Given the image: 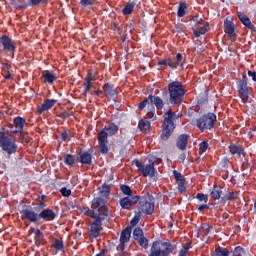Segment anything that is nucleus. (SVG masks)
<instances>
[{
  "mask_svg": "<svg viewBox=\"0 0 256 256\" xmlns=\"http://www.w3.org/2000/svg\"><path fill=\"white\" fill-rule=\"evenodd\" d=\"M84 215L95 219L91 224L90 233L97 238L103 230V221L108 217L107 202L103 198H94L91 203V209L84 208Z\"/></svg>",
  "mask_w": 256,
  "mask_h": 256,
  "instance_id": "nucleus-1",
  "label": "nucleus"
},
{
  "mask_svg": "<svg viewBox=\"0 0 256 256\" xmlns=\"http://www.w3.org/2000/svg\"><path fill=\"white\" fill-rule=\"evenodd\" d=\"M118 131L119 126L112 123L98 133L97 139L100 153H102L103 155H107V153H109V140L107 138L109 136L113 137V135H117Z\"/></svg>",
  "mask_w": 256,
  "mask_h": 256,
  "instance_id": "nucleus-2",
  "label": "nucleus"
},
{
  "mask_svg": "<svg viewBox=\"0 0 256 256\" xmlns=\"http://www.w3.org/2000/svg\"><path fill=\"white\" fill-rule=\"evenodd\" d=\"M11 133L7 129V127H2L0 129V145L2 151H5L8 155H13L17 153V143L15 139L11 138Z\"/></svg>",
  "mask_w": 256,
  "mask_h": 256,
  "instance_id": "nucleus-3",
  "label": "nucleus"
},
{
  "mask_svg": "<svg viewBox=\"0 0 256 256\" xmlns=\"http://www.w3.org/2000/svg\"><path fill=\"white\" fill-rule=\"evenodd\" d=\"M175 246L170 241L157 240L152 243L148 256H170Z\"/></svg>",
  "mask_w": 256,
  "mask_h": 256,
  "instance_id": "nucleus-4",
  "label": "nucleus"
},
{
  "mask_svg": "<svg viewBox=\"0 0 256 256\" xmlns=\"http://www.w3.org/2000/svg\"><path fill=\"white\" fill-rule=\"evenodd\" d=\"M168 91L170 95V103L172 105H181L183 97H185V86L179 81H174L168 84Z\"/></svg>",
  "mask_w": 256,
  "mask_h": 256,
  "instance_id": "nucleus-5",
  "label": "nucleus"
},
{
  "mask_svg": "<svg viewBox=\"0 0 256 256\" xmlns=\"http://www.w3.org/2000/svg\"><path fill=\"white\" fill-rule=\"evenodd\" d=\"M155 211V202L153 201V196L146 194L144 195L138 203V213L141 215H153Z\"/></svg>",
  "mask_w": 256,
  "mask_h": 256,
  "instance_id": "nucleus-6",
  "label": "nucleus"
},
{
  "mask_svg": "<svg viewBox=\"0 0 256 256\" xmlns=\"http://www.w3.org/2000/svg\"><path fill=\"white\" fill-rule=\"evenodd\" d=\"M216 121H217V116L214 113H208L206 115H203L196 121V127H198L200 131L213 129V127H215Z\"/></svg>",
  "mask_w": 256,
  "mask_h": 256,
  "instance_id": "nucleus-7",
  "label": "nucleus"
},
{
  "mask_svg": "<svg viewBox=\"0 0 256 256\" xmlns=\"http://www.w3.org/2000/svg\"><path fill=\"white\" fill-rule=\"evenodd\" d=\"M134 164L138 169V173H141L143 177H153L157 170L155 169V164L153 162H149V164L144 165L139 160H134Z\"/></svg>",
  "mask_w": 256,
  "mask_h": 256,
  "instance_id": "nucleus-8",
  "label": "nucleus"
},
{
  "mask_svg": "<svg viewBox=\"0 0 256 256\" xmlns=\"http://www.w3.org/2000/svg\"><path fill=\"white\" fill-rule=\"evenodd\" d=\"M183 63H185V59L181 53H178L176 58H167L161 60L158 65H164L165 67H171V69H177V67H183Z\"/></svg>",
  "mask_w": 256,
  "mask_h": 256,
  "instance_id": "nucleus-9",
  "label": "nucleus"
},
{
  "mask_svg": "<svg viewBox=\"0 0 256 256\" xmlns=\"http://www.w3.org/2000/svg\"><path fill=\"white\" fill-rule=\"evenodd\" d=\"M0 47L4 53H9V55H15V41H13L9 36L3 35L0 37Z\"/></svg>",
  "mask_w": 256,
  "mask_h": 256,
  "instance_id": "nucleus-10",
  "label": "nucleus"
},
{
  "mask_svg": "<svg viewBox=\"0 0 256 256\" xmlns=\"http://www.w3.org/2000/svg\"><path fill=\"white\" fill-rule=\"evenodd\" d=\"M25 125H27V120L21 116H17L14 118L13 124H8L7 127L9 129H13V127H15V130H11L9 133L12 135H17V133H21V131H23V127H25Z\"/></svg>",
  "mask_w": 256,
  "mask_h": 256,
  "instance_id": "nucleus-11",
  "label": "nucleus"
},
{
  "mask_svg": "<svg viewBox=\"0 0 256 256\" xmlns=\"http://www.w3.org/2000/svg\"><path fill=\"white\" fill-rule=\"evenodd\" d=\"M131 241V227H126L120 234V244L117 246V251L123 253L125 251V243Z\"/></svg>",
  "mask_w": 256,
  "mask_h": 256,
  "instance_id": "nucleus-12",
  "label": "nucleus"
},
{
  "mask_svg": "<svg viewBox=\"0 0 256 256\" xmlns=\"http://www.w3.org/2000/svg\"><path fill=\"white\" fill-rule=\"evenodd\" d=\"M133 238L135 239V241H137L140 247H143V249H147V247H149V240L145 238V235L143 234V230L141 228L134 229Z\"/></svg>",
  "mask_w": 256,
  "mask_h": 256,
  "instance_id": "nucleus-13",
  "label": "nucleus"
},
{
  "mask_svg": "<svg viewBox=\"0 0 256 256\" xmlns=\"http://www.w3.org/2000/svg\"><path fill=\"white\" fill-rule=\"evenodd\" d=\"M139 200V196H128L120 199L119 203L122 209H130L133 205H137Z\"/></svg>",
  "mask_w": 256,
  "mask_h": 256,
  "instance_id": "nucleus-14",
  "label": "nucleus"
},
{
  "mask_svg": "<svg viewBox=\"0 0 256 256\" xmlns=\"http://www.w3.org/2000/svg\"><path fill=\"white\" fill-rule=\"evenodd\" d=\"M21 219L30 221L31 223H37L39 221V214L30 209H23L21 212Z\"/></svg>",
  "mask_w": 256,
  "mask_h": 256,
  "instance_id": "nucleus-15",
  "label": "nucleus"
},
{
  "mask_svg": "<svg viewBox=\"0 0 256 256\" xmlns=\"http://www.w3.org/2000/svg\"><path fill=\"white\" fill-rule=\"evenodd\" d=\"M239 97L243 101V103H247L249 101V89L247 88V82L240 80L239 84Z\"/></svg>",
  "mask_w": 256,
  "mask_h": 256,
  "instance_id": "nucleus-16",
  "label": "nucleus"
},
{
  "mask_svg": "<svg viewBox=\"0 0 256 256\" xmlns=\"http://www.w3.org/2000/svg\"><path fill=\"white\" fill-rule=\"evenodd\" d=\"M177 119V114L175 112H171L169 110L164 114V123L163 125H166L167 127H170V129H175V123H173Z\"/></svg>",
  "mask_w": 256,
  "mask_h": 256,
  "instance_id": "nucleus-17",
  "label": "nucleus"
},
{
  "mask_svg": "<svg viewBox=\"0 0 256 256\" xmlns=\"http://www.w3.org/2000/svg\"><path fill=\"white\" fill-rule=\"evenodd\" d=\"M57 104V100L55 99H46L43 104L38 108L39 115L45 113V111H49V109H53Z\"/></svg>",
  "mask_w": 256,
  "mask_h": 256,
  "instance_id": "nucleus-18",
  "label": "nucleus"
},
{
  "mask_svg": "<svg viewBox=\"0 0 256 256\" xmlns=\"http://www.w3.org/2000/svg\"><path fill=\"white\" fill-rule=\"evenodd\" d=\"M189 143V135L182 134L178 136L176 140V146L180 149V151H185L187 149V145Z\"/></svg>",
  "mask_w": 256,
  "mask_h": 256,
  "instance_id": "nucleus-19",
  "label": "nucleus"
},
{
  "mask_svg": "<svg viewBox=\"0 0 256 256\" xmlns=\"http://www.w3.org/2000/svg\"><path fill=\"white\" fill-rule=\"evenodd\" d=\"M224 31L226 35H229L232 38L237 37V34H235V24L231 20L226 19L224 21Z\"/></svg>",
  "mask_w": 256,
  "mask_h": 256,
  "instance_id": "nucleus-20",
  "label": "nucleus"
},
{
  "mask_svg": "<svg viewBox=\"0 0 256 256\" xmlns=\"http://www.w3.org/2000/svg\"><path fill=\"white\" fill-rule=\"evenodd\" d=\"M38 217L44 221H54L57 214L51 209H45L38 214Z\"/></svg>",
  "mask_w": 256,
  "mask_h": 256,
  "instance_id": "nucleus-21",
  "label": "nucleus"
},
{
  "mask_svg": "<svg viewBox=\"0 0 256 256\" xmlns=\"http://www.w3.org/2000/svg\"><path fill=\"white\" fill-rule=\"evenodd\" d=\"M93 156L89 152H80L77 161L82 165H91Z\"/></svg>",
  "mask_w": 256,
  "mask_h": 256,
  "instance_id": "nucleus-22",
  "label": "nucleus"
},
{
  "mask_svg": "<svg viewBox=\"0 0 256 256\" xmlns=\"http://www.w3.org/2000/svg\"><path fill=\"white\" fill-rule=\"evenodd\" d=\"M42 79H44V83L53 85L57 81V76H55L54 73L49 70H44L42 71Z\"/></svg>",
  "mask_w": 256,
  "mask_h": 256,
  "instance_id": "nucleus-23",
  "label": "nucleus"
},
{
  "mask_svg": "<svg viewBox=\"0 0 256 256\" xmlns=\"http://www.w3.org/2000/svg\"><path fill=\"white\" fill-rule=\"evenodd\" d=\"M93 81H95V79L93 78V74L88 73L83 83V95H87V93L91 91V87H93Z\"/></svg>",
  "mask_w": 256,
  "mask_h": 256,
  "instance_id": "nucleus-24",
  "label": "nucleus"
},
{
  "mask_svg": "<svg viewBox=\"0 0 256 256\" xmlns=\"http://www.w3.org/2000/svg\"><path fill=\"white\" fill-rule=\"evenodd\" d=\"M238 15V19L241 21L242 24L245 25V27H247V29H255V26L253 25V23H251V19H249V16L245 15V13L243 12H237Z\"/></svg>",
  "mask_w": 256,
  "mask_h": 256,
  "instance_id": "nucleus-25",
  "label": "nucleus"
},
{
  "mask_svg": "<svg viewBox=\"0 0 256 256\" xmlns=\"http://www.w3.org/2000/svg\"><path fill=\"white\" fill-rule=\"evenodd\" d=\"M148 99L150 100V103L153 105H155V107L158 109V110H161L163 109L164 107V103H163V99H161V97L159 96H153L152 94H150L148 96Z\"/></svg>",
  "mask_w": 256,
  "mask_h": 256,
  "instance_id": "nucleus-26",
  "label": "nucleus"
},
{
  "mask_svg": "<svg viewBox=\"0 0 256 256\" xmlns=\"http://www.w3.org/2000/svg\"><path fill=\"white\" fill-rule=\"evenodd\" d=\"M175 128H171L169 126H166L163 124L162 126V134H161V139H163V141H167V139H169V137H171V133Z\"/></svg>",
  "mask_w": 256,
  "mask_h": 256,
  "instance_id": "nucleus-27",
  "label": "nucleus"
},
{
  "mask_svg": "<svg viewBox=\"0 0 256 256\" xmlns=\"http://www.w3.org/2000/svg\"><path fill=\"white\" fill-rule=\"evenodd\" d=\"M135 5H137V3L131 1L126 3L122 9L123 15H131V13H133V9H135Z\"/></svg>",
  "mask_w": 256,
  "mask_h": 256,
  "instance_id": "nucleus-28",
  "label": "nucleus"
},
{
  "mask_svg": "<svg viewBox=\"0 0 256 256\" xmlns=\"http://www.w3.org/2000/svg\"><path fill=\"white\" fill-rule=\"evenodd\" d=\"M103 93L106 97H113L115 95V87L111 84H105L103 86Z\"/></svg>",
  "mask_w": 256,
  "mask_h": 256,
  "instance_id": "nucleus-29",
  "label": "nucleus"
},
{
  "mask_svg": "<svg viewBox=\"0 0 256 256\" xmlns=\"http://www.w3.org/2000/svg\"><path fill=\"white\" fill-rule=\"evenodd\" d=\"M207 31H209V24H205L202 27H198V28L194 29L193 33H194L195 37H201V35H205Z\"/></svg>",
  "mask_w": 256,
  "mask_h": 256,
  "instance_id": "nucleus-30",
  "label": "nucleus"
},
{
  "mask_svg": "<svg viewBox=\"0 0 256 256\" xmlns=\"http://www.w3.org/2000/svg\"><path fill=\"white\" fill-rule=\"evenodd\" d=\"M138 127H139L140 131H142L143 133H147V131H149V129H151V122H149L147 120H140L138 123Z\"/></svg>",
  "mask_w": 256,
  "mask_h": 256,
  "instance_id": "nucleus-31",
  "label": "nucleus"
},
{
  "mask_svg": "<svg viewBox=\"0 0 256 256\" xmlns=\"http://www.w3.org/2000/svg\"><path fill=\"white\" fill-rule=\"evenodd\" d=\"M223 193V188L219 186H214L212 192H211V197L217 201L218 199H221V194Z\"/></svg>",
  "mask_w": 256,
  "mask_h": 256,
  "instance_id": "nucleus-32",
  "label": "nucleus"
},
{
  "mask_svg": "<svg viewBox=\"0 0 256 256\" xmlns=\"http://www.w3.org/2000/svg\"><path fill=\"white\" fill-rule=\"evenodd\" d=\"M187 4L185 2H181L178 6L177 15L178 17H185L187 15Z\"/></svg>",
  "mask_w": 256,
  "mask_h": 256,
  "instance_id": "nucleus-33",
  "label": "nucleus"
},
{
  "mask_svg": "<svg viewBox=\"0 0 256 256\" xmlns=\"http://www.w3.org/2000/svg\"><path fill=\"white\" fill-rule=\"evenodd\" d=\"M229 151L231 155L241 156L243 154V149L241 148V146H237L235 144L229 146Z\"/></svg>",
  "mask_w": 256,
  "mask_h": 256,
  "instance_id": "nucleus-34",
  "label": "nucleus"
},
{
  "mask_svg": "<svg viewBox=\"0 0 256 256\" xmlns=\"http://www.w3.org/2000/svg\"><path fill=\"white\" fill-rule=\"evenodd\" d=\"M239 198V192H228L226 196L222 197V201H235Z\"/></svg>",
  "mask_w": 256,
  "mask_h": 256,
  "instance_id": "nucleus-35",
  "label": "nucleus"
},
{
  "mask_svg": "<svg viewBox=\"0 0 256 256\" xmlns=\"http://www.w3.org/2000/svg\"><path fill=\"white\" fill-rule=\"evenodd\" d=\"M230 255V252L227 248L218 246L215 249V256H228Z\"/></svg>",
  "mask_w": 256,
  "mask_h": 256,
  "instance_id": "nucleus-36",
  "label": "nucleus"
},
{
  "mask_svg": "<svg viewBox=\"0 0 256 256\" xmlns=\"http://www.w3.org/2000/svg\"><path fill=\"white\" fill-rule=\"evenodd\" d=\"M146 117L147 119H151V121H155V119H157V115H155V106H153V104H150Z\"/></svg>",
  "mask_w": 256,
  "mask_h": 256,
  "instance_id": "nucleus-37",
  "label": "nucleus"
},
{
  "mask_svg": "<svg viewBox=\"0 0 256 256\" xmlns=\"http://www.w3.org/2000/svg\"><path fill=\"white\" fill-rule=\"evenodd\" d=\"M19 133V139L21 143H31V137H29V134L25 131L18 132Z\"/></svg>",
  "mask_w": 256,
  "mask_h": 256,
  "instance_id": "nucleus-38",
  "label": "nucleus"
},
{
  "mask_svg": "<svg viewBox=\"0 0 256 256\" xmlns=\"http://www.w3.org/2000/svg\"><path fill=\"white\" fill-rule=\"evenodd\" d=\"M2 75L4 79H7L8 81L13 79V73L9 71V66L6 65L2 68Z\"/></svg>",
  "mask_w": 256,
  "mask_h": 256,
  "instance_id": "nucleus-39",
  "label": "nucleus"
},
{
  "mask_svg": "<svg viewBox=\"0 0 256 256\" xmlns=\"http://www.w3.org/2000/svg\"><path fill=\"white\" fill-rule=\"evenodd\" d=\"M47 199V196L42 195L37 198L36 205L39 207V209H45L47 207V204H45V201Z\"/></svg>",
  "mask_w": 256,
  "mask_h": 256,
  "instance_id": "nucleus-40",
  "label": "nucleus"
},
{
  "mask_svg": "<svg viewBox=\"0 0 256 256\" xmlns=\"http://www.w3.org/2000/svg\"><path fill=\"white\" fill-rule=\"evenodd\" d=\"M151 105H152L151 101L149 100V98H147L139 103L138 109H139V111H143L146 107H148V109H150Z\"/></svg>",
  "mask_w": 256,
  "mask_h": 256,
  "instance_id": "nucleus-41",
  "label": "nucleus"
},
{
  "mask_svg": "<svg viewBox=\"0 0 256 256\" xmlns=\"http://www.w3.org/2000/svg\"><path fill=\"white\" fill-rule=\"evenodd\" d=\"M52 246L57 251H63V249H65V245L63 244V240H59V239L54 240Z\"/></svg>",
  "mask_w": 256,
  "mask_h": 256,
  "instance_id": "nucleus-42",
  "label": "nucleus"
},
{
  "mask_svg": "<svg viewBox=\"0 0 256 256\" xmlns=\"http://www.w3.org/2000/svg\"><path fill=\"white\" fill-rule=\"evenodd\" d=\"M120 190L124 195H127L128 197H131V195H133V190H131V187L127 185H121Z\"/></svg>",
  "mask_w": 256,
  "mask_h": 256,
  "instance_id": "nucleus-43",
  "label": "nucleus"
},
{
  "mask_svg": "<svg viewBox=\"0 0 256 256\" xmlns=\"http://www.w3.org/2000/svg\"><path fill=\"white\" fill-rule=\"evenodd\" d=\"M49 3V0H30L28 5L34 7L37 5H47Z\"/></svg>",
  "mask_w": 256,
  "mask_h": 256,
  "instance_id": "nucleus-44",
  "label": "nucleus"
},
{
  "mask_svg": "<svg viewBox=\"0 0 256 256\" xmlns=\"http://www.w3.org/2000/svg\"><path fill=\"white\" fill-rule=\"evenodd\" d=\"M100 193L104 196V197H109V193H111V186L104 184L100 190Z\"/></svg>",
  "mask_w": 256,
  "mask_h": 256,
  "instance_id": "nucleus-45",
  "label": "nucleus"
},
{
  "mask_svg": "<svg viewBox=\"0 0 256 256\" xmlns=\"http://www.w3.org/2000/svg\"><path fill=\"white\" fill-rule=\"evenodd\" d=\"M173 175L174 178L176 179V183H182L183 181H185V177H183V175L178 171L174 170Z\"/></svg>",
  "mask_w": 256,
  "mask_h": 256,
  "instance_id": "nucleus-46",
  "label": "nucleus"
},
{
  "mask_svg": "<svg viewBox=\"0 0 256 256\" xmlns=\"http://www.w3.org/2000/svg\"><path fill=\"white\" fill-rule=\"evenodd\" d=\"M207 149H209V143H207V141H203L199 144V153L203 154Z\"/></svg>",
  "mask_w": 256,
  "mask_h": 256,
  "instance_id": "nucleus-47",
  "label": "nucleus"
},
{
  "mask_svg": "<svg viewBox=\"0 0 256 256\" xmlns=\"http://www.w3.org/2000/svg\"><path fill=\"white\" fill-rule=\"evenodd\" d=\"M196 199H198L200 202L207 203L209 201V196L203 193H198L196 195Z\"/></svg>",
  "mask_w": 256,
  "mask_h": 256,
  "instance_id": "nucleus-48",
  "label": "nucleus"
},
{
  "mask_svg": "<svg viewBox=\"0 0 256 256\" xmlns=\"http://www.w3.org/2000/svg\"><path fill=\"white\" fill-rule=\"evenodd\" d=\"M64 163L66 165H73V163H75V158H73V156L71 154H67L64 157Z\"/></svg>",
  "mask_w": 256,
  "mask_h": 256,
  "instance_id": "nucleus-49",
  "label": "nucleus"
},
{
  "mask_svg": "<svg viewBox=\"0 0 256 256\" xmlns=\"http://www.w3.org/2000/svg\"><path fill=\"white\" fill-rule=\"evenodd\" d=\"M30 233H34L36 239H43V232L39 229L31 228Z\"/></svg>",
  "mask_w": 256,
  "mask_h": 256,
  "instance_id": "nucleus-50",
  "label": "nucleus"
},
{
  "mask_svg": "<svg viewBox=\"0 0 256 256\" xmlns=\"http://www.w3.org/2000/svg\"><path fill=\"white\" fill-rule=\"evenodd\" d=\"M139 221H141V214L139 212H137V214L131 220L130 225L132 227H135V225H137V223H139Z\"/></svg>",
  "mask_w": 256,
  "mask_h": 256,
  "instance_id": "nucleus-51",
  "label": "nucleus"
},
{
  "mask_svg": "<svg viewBox=\"0 0 256 256\" xmlns=\"http://www.w3.org/2000/svg\"><path fill=\"white\" fill-rule=\"evenodd\" d=\"M244 253L245 250L241 246H238L234 249L233 256H243Z\"/></svg>",
  "mask_w": 256,
  "mask_h": 256,
  "instance_id": "nucleus-52",
  "label": "nucleus"
},
{
  "mask_svg": "<svg viewBox=\"0 0 256 256\" xmlns=\"http://www.w3.org/2000/svg\"><path fill=\"white\" fill-rule=\"evenodd\" d=\"M60 193L62 197H71V189H67V187L61 188Z\"/></svg>",
  "mask_w": 256,
  "mask_h": 256,
  "instance_id": "nucleus-53",
  "label": "nucleus"
},
{
  "mask_svg": "<svg viewBox=\"0 0 256 256\" xmlns=\"http://www.w3.org/2000/svg\"><path fill=\"white\" fill-rule=\"evenodd\" d=\"M93 3H95V0H81L80 1V5H82V7H89V6L93 5Z\"/></svg>",
  "mask_w": 256,
  "mask_h": 256,
  "instance_id": "nucleus-54",
  "label": "nucleus"
},
{
  "mask_svg": "<svg viewBox=\"0 0 256 256\" xmlns=\"http://www.w3.org/2000/svg\"><path fill=\"white\" fill-rule=\"evenodd\" d=\"M177 185L180 193H184V191L187 189L185 180L183 182H178Z\"/></svg>",
  "mask_w": 256,
  "mask_h": 256,
  "instance_id": "nucleus-55",
  "label": "nucleus"
},
{
  "mask_svg": "<svg viewBox=\"0 0 256 256\" xmlns=\"http://www.w3.org/2000/svg\"><path fill=\"white\" fill-rule=\"evenodd\" d=\"M189 253V247L188 246H183V248L179 251L178 256H187Z\"/></svg>",
  "mask_w": 256,
  "mask_h": 256,
  "instance_id": "nucleus-56",
  "label": "nucleus"
},
{
  "mask_svg": "<svg viewBox=\"0 0 256 256\" xmlns=\"http://www.w3.org/2000/svg\"><path fill=\"white\" fill-rule=\"evenodd\" d=\"M248 77H252V81H256V72L249 70Z\"/></svg>",
  "mask_w": 256,
  "mask_h": 256,
  "instance_id": "nucleus-57",
  "label": "nucleus"
},
{
  "mask_svg": "<svg viewBox=\"0 0 256 256\" xmlns=\"http://www.w3.org/2000/svg\"><path fill=\"white\" fill-rule=\"evenodd\" d=\"M68 138H69V134L66 131L62 132L61 134L62 141H67Z\"/></svg>",
  "mask_w": 256,
  "mask_h": 256,
  "instance_id": "nucleus-58",
  "label": "nucleus"
},
{
  "mask_svg": "<svg viewBox=\"0 0 256 256\" xmlns=\"http://www.w3.org/2000/svg\"><path fill=\"white\" fill-rule=\"evenodd\" d=\"M204 209H209V205L207 204H202L198 207V211H203Z\"/></svg>",
  "mask_w": 256,
  "mask_h": 256,
  "instance_id": "nucleus-59",
  "label": "nucleus"
},
{
  "mask_svg": "<svg viewBox=\"0 0 256 256\" xmlns=\"http://www.w3.org/2000/svg\"><path fill=\"white\" fill-rule=\"evenodd\" d=\"M101 93H103L102 90H94L90 92L91 95H101Z\"/></svg>",
  "mask_w": 256,
  "mask_h": 256,
  "instance_id": "nucleus-60",
  "label": "nucleus"
},
{
  "mask_svg": "<svg viewBox=\"0 0 256 256\" xmlns=\"http://www.w3.org/2000/svg\"><path fill=\"white\" fill-rule=\"evenodd\" d=\"M185 157H186L185 154H181V155L179 156V159H180V161H182V163H183V161H185Z\"/></svg>",
  "mask_w": 256,
  "mask_h": 256,
  "instance_id": "nucleus-61",
  "label": "nucleus"
},
{
  "mask_svg": "<svg viewBox=\"0 0 256 256\" xmlns=\"http://www.w3.org/2000/svg\"><path fill=\"white\" fill-rule=\"evenodd\" d=\"M193 21H196L197 23H201V21L197 20V17L193 18Z\"/></svg>",
  "mask_w": 256,
  "mask_h": 256,
  "instance_id": "nucleus-62",
  "label": "nucleus"
}]
</instances>
